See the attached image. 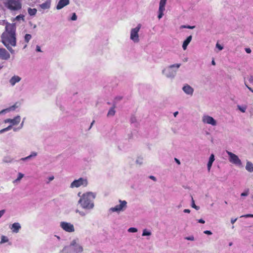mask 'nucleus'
<instances>
[{"label": "nucleus", "mask_w": 253, "mask_h": 253, "mask_svg": "<svg viewBox=\"0 0 253 253\" xmlns=\"http://www.w3.org/2000/svg\"><path fill=\"white\" fill-rule=\"evenodd\" d=\"M246 169L249 172H253V164L251 162L248 161L246 166Z\"/></svg>", "instance_id": "obj_22"}, {"label": "nucleus", "mask_w": 253, "mask_h": 253, "mask_svg": "<svg viewBox=\"0 0 253 253\" xmlns=\"http://www.w3.org/2000/svg\"><path fill=\"white\" fill-rule=\"evenodd\" d=\"M186 27H187V26H186V25H182V26H181L180 28H181V29H182V28H186Z\"/></svg>", "instance_id": "obj_63"}, {"label": "nucleus", "mask_w": 253, "mask_h": 253, "mask_svg": "<svg viewBox=\"0 0 253 253\" xmlns=\"http://www.w3.org/2000/svg\"><path fill=\"white\" fill-rule=\"evenodd\" d=\"M119 205H117L114 207H112L109 210V211L111 212H116L120 213L121 211H124L127 208V202L125 200H119Z\"/></svg>", "instance_id": "obj_6"}, {"label": "nucleus", "mask_w": 253, "mask_h": 253, "mask_svg": "<svg viewBox=\"0 0 253 253\" xmlns=\"http://www.w3.org/2000/svg\"><path fill=\"white\" fill-rule=\"evenodd\" d=\"M151 234H152V233L151 231L147 230L146 229H145L143 230L142 236H150Z\"/></svg>", "instance_id": "obj_28"}, {"label": "nucleus", "mask_w": 253, "mask_h": 253, "mask_svg": "<svg viewBox=\"0 0 253 253\" xmlns=\"http://www.w3.org/2000/svg\"><path fill=\"white\" fill-rule=\"evenodd\" d=\"M245 51L248 53H250L251 52V49L250 48H246Z\"/></svg>", "instance_id": "obj_51"}, {"label": "nucleus", "mask_w": 253, "mask_h": 253, "mask_svg": "<svg viewBox=\"0 0 253 253\" xmlns=\"http://www.w3.org/2000/svg\"><path fill=\"white\" fill-rule=\"evenodd\" d=\"M76 212L78 213L81 216H84L86 213L83 211H80L79 210H76Z\"/></svg>", "instance_id": "obj_39"}, {"label": "nucleus", "mask_w": 253, "mask_h": 253, "mask_svg": "<svg viewBox=\"0 0 253 253\" xmlns=\"http://www.w3.org/2000/svg\"><path fill=\"white\" fill-rule=\"evenodd\" d=\"M183 212L185 213H190V210L189 209H185L184 210Z\"/></svg>", "instance_id": "obj_57"}, {"label": "nucleus", "mask_w": 253, "mask_h": 253, "mask_svg": "<svg viewBox=\"0 0 253 253\" xmlns=\"http://www.w3.org/2000/svg\"><path fill=\"white\" fill-rule=\"evenodd\" d=\"M214 160V155L213 154H211L208 163L207 164V168L209 171H210L212 163Z\"/></svg>", "instance_id": "obj_21"}, {"label": "nucleus", "mask_w": 253, "mask_h": 253, "mask_svg": "<svg viewBox=\"0 0 253 253\" xmlns=\"http://www.w3.org/2000/svg\"><path fill=\"white\" fill-rule=\"evenodd\" d=\"M77 19V16L75 13L72 14V16L71 17V20L72 21H75Z\"/></svg>", "instance_id": "obj_41"}, {"label": "nucleus", "mask_w": 253, "mask_h": 253, "mask_svg": "<svg viewBox=\"0 0 253 253\" xmlns=\"http://www.w3.org/2000/svg\"><path fill=\"white\" fill-rule=\"evenodd\" d=\"M1 42L12 53H15L11 46L16 45V25L15 24L7 23L5 31L1 36Z\"/></svg>", "instance_id": "obj_1"}, {"label": "nucleus", "mask_w": 253, "mask_h": 253, "mask_svg": "<svg viewBox=\"0 0 253 253\" xmlns=\"http://www.w3.org/2000/svg\"><path fill=\"white\" fill-rule=\"evenodd\" d=\"M79 192L78 195L80 197L78 204L84 210L91 211L94 207V200L96 197V194L92 192H87L81 195Z\"/></svg>", "instance_id": "obj_2"}, {"label": "nucleus", "mask_w": 253, "mask_h": 253, "mask_svg": "<svg viewBox=\"0 0 253 253\" xmlns=\"http://www.w3.org/2000/svg\"><path fill=\"white\" fill-rule=\"evenodd\" d=\"M8 241V238L5 236H2L1 237L0 244L7 243Z\"/></svg>", "instance_id": "obj_30"}, {"label": "nucleus", "mask_w": 253, "mask_h": 253, "mask_svg": "<svg viewBox=\"0 0 253 253\" xmlns=\"http://www.w3.org/2000/svg\"><path fill=\"white\" fill-rule=\"evenodd\" d=\"M21 120V117L20 116H17L13 119H7L4 121V123H10L9 126H11V128L13 126L18 124Z\"/></svg>", "instance_id": "obj_12"}, {"label": "nucleus", "mask_w": 253, "mask_h": 253, "mask_svg": "<svg viewBox=\"0 0 253 253\" xmlns=\"http://www.w3.org/2000/svg\"><path fill=\"white\" fill-rule=\"evenodd\" d=\"M2 162L6 163H11L12 159L9 156H6L3 158Z\"/></svg>", "instance_id": "obj_27"}, {"label": "nucleus", "mask_w": 253, "mask_h": 253, "mask_svg": "<svg viewBox=\"0 0 253 253\" xmlns=\"http://www.w3.org/2000/svg\"><path fill=\"white\" fill-rule=\"evenodd\" d=\"M165 6L159 5L158 15V18L159 19H161L163 15H164V12L165 11Z\"/></svg>", "instance_id": "obj_20"}, {"label": "nucleus", "mask_w": 253, "mask_h": 253, "mask_svg": "<svg viewBox=\"0 0 253 253\" xmlns=\"http://www.w3.org/2000/svg\"><path fill=\"white\" fill-rule=\"evenodd\" d=\"M249 81L253 84V76H251L249 78Z\"/></svg>", "instance_id": "obj_50"}, {"label": "nucleus", "mask_w": 253, "mask_h": 253, "mask_svg": "<svg viewBox=\"0 0 253 253\" xmlns=\"http://www.w3.org/2000/svg\"><path fill=\"white\" fill-rule=\"evenodd\" d=\"M178 114V112L177 111V112H175L173 113V116L176 117V116L177 115V114Z\"/></svg>", "instance_id": "obj_61"}, {"label": "nucleus", "mask_w": 253, "mask_h": 253, "mask_svg": "<svg viewBox=\"0 0 253 253\" xmlns=\"http://www.w3.org/2000/svg\"><path fill=\"white\" fill-rule=\"evenodd\" d=\"M50 0H47L45 2L39 5V7L42 9H48L50 7Z\"/></svg>", "instance_id": "obj_18"}, {"label": "nucleus", "mask_w": 253, "mask_h": 253, "mask_svg": "<svg viewBox=\"0 0 253 253\" xmlns=\"http://www.w3.org/2000/svg\"><path fill=\"white\" fill-rule=\"evenodd\" d=\"M21 78L18 76H13L9 80V83L12 86H14L16 83L19 82Z\"/></svg>", "instance_id": "obj_17"}, {"label": "nucleus", "mask_w": 253, "mask_h": 253, "mask_svg": "<svg viewBox=\"0 0 253 253\" xmlns=\"http://www.w3.org/2000/svg\"><path fill=\"white\" fill-rule=\"evenodd\" d=\"M204 233L206 234L211 235L212 234V232L209 230H205L204 231Z\"/></svg>", "instance_id": "obj_47"}, {"label": "nucleus", "mask_w": 253, "mask_h": 253, "mask_svg": "<svg viewBox=\"0 0 253 253\" xmlns=\"http://www.w3.org/2000/svg\"><path fill=\"white\" fill-rule=\"evenodd\" d=\"M202 121L204 124L215 126L217 125V121L212 117L208 115H204L202 117Z\"/></svg>", "instance_id": "obj_9"}, {"label": "nucleus", "mask_w": 253, "mask_h": 253, "mask_svg": "<svg viewBox=\"0 0 253 253\" xmlns=\"http://www.w3.org/2000/svg\"><path fill=\"white\" fill-rule=\"evenodd\" d=\"M84 251L83 246L79 238L72 240L70 244L65 246L59 253H82Z\"/></svg>", "instance_id": "obj_3"}, {"label": "nucleus", "mask_w": 253, "mask_h": 253, "mask_svg": "<svg viewBox=\"0 0 253 253\" xmlns=\"http://www.w3.org/2000/svg\"><path fill=\"white\" fill-rule=\"evenodd\" d=\"M15 109V106L13 105L11 107H10L9 108H6V109L1 110V111H0V113H1V114H5V113H7L11 110H14Z\"/></svg>", "instance_id": "obj_24"}, {"label": "nucleus", "mask_w": 253, "mask_h": 253, "mask_svg": "<svg viewBox=\"0 0 253 253\" xmlns=\"http://www.w3.org/2000/svg\"><path fill=\"white\" fill-rule=\"evenodd\" d=\"M14 20H22V21H24V16L22 14H20L18 16H17Z\"/></svg>", "instance_id": "obj_35"}, {"label": "nucleus", "mask_w": 253, "mask_h": 253, "mask_svg": "<svg viewBox=\"0 0 253 253\" xmlns=\"http://www.w3.org/2000/svg\"><path fill=\"white\" fill-rule=\"evenodd\" d=\"M36 51H38V52H42L41 47H40V46L39 45H37L36 46Z\"/></svg>", "instance_id": "obj_49"}, {"label": "nucleus", "mask_w": 253, "mask_h": 253, "mask_svg": "<svg viewBox=\"0 0 253 253\" xmlns=\"http://www.w3.org/2000/svg\"><path fill=\"white\" fill-rule=\"evenodd\" d=\"M95 121H93L92 122V123H91L90 124V127H89V129L92 127V126H93V124L94 123Z\"/></svg>", "instance_id": "obj_62"}, {"label": "nucleus", "mask_w": 253, "mask_h": 253, "mask_svg": "<svg viewBox=\"0 0 253 253\" xmlns=\"http://www.w3.org/2000/svg\"><path fill=\"white\" fill-rule=\"evenodd\" d=\"M130 121L131 123H134L135 121V117H131L130 119Z\"/></svg>", "instance_id": "obj_58"}, {"label": "nucleus", "mask_w": 253, "mask_h": 253, "mask_svg": "<svg viewBox=\"0 0 253 253\" xmlns=\"http://www.w3.org/2000/svg\"><path fill=\"white\" fill-rule=\"evenodd\" d=\"M183 91L187 95L192 96L194 93V88L188 84H185L182 88Z\"/></svg>", "instance_id": "obj_13"}, {"label": "nucleus", "mask_w": 253, "mask_h": 253, "mask_svg": "<svg viewBox=\"0 0 253 253\" xmlns=\"http://www.w3.org/2000/svg\"><path fill=\"white\" fill-rule=\"evenodd\" d=\"M20 160H21V161H27V157H24V158H22L20 159Z\"/></svg>", "instance_id": "obj_60"}, {"label": "nucleus", "mask_w": 253, "mask_h": 253, "mask_svg": "<svg viewBox=\"0 0 253 253\" xmlns=\"http://www.w3.org/2000/svg\"><path fill=\"white\" fill-rule=\"evenodd\" d=\"M167 1V0H160L159 5H163V6H166Z\"/></svg>", "instance_id": "obj_42"}, {"label": "nucleus", "mask_w": 253, "mask_h": 253, "mask_svg": "<svg viewBox=\"0 0 253 253\" xmlns=\"http://www.w3.org/2000/svg\"><path fill=\"white\" fill-rule=\"evenodd\" d=\"M149 178H150L151 179H152V180H153V181H156V177H155V176H154L151 175V176H149Z\"/></svg>", "instance_id": "obj_53"}, {"label": "nucleus", "mask_w": 253, "mask_h": 253, "mask_svg": "<svg viewBox=\"0 0 253 253\" xmlns=\"http://www.w3.org/2000/svg\"><path fill=\"white\" fill-rule=\"evenodd\" d=\"M88 184V181L86 178L81 177L78 179L74 180L70 184L71 188H78L81 186L86 187Z\"/></svg>", "instance_id": "obj_8"}, {"label": "nucleus", "mask_w": 253, "mask_h": 253, "mask_svg": "<svg viewBox=\"0 0 253 253\" xmlns=\"http://www.w3.org/2000/svg\"><path fill=\"white\" fill-rule=\"evenodd\" d=\"M23 125H24V122L23 121V122H22V123L20 124V126H19L18 127H17V128L14 127V128H13V130H14V131H18V130H19V129H21V128L23 127Z\"/></svg>", "instance_id": "obj_40"}, {"label": "nucleus", "mask_w": 253, "mask_h": 253, "mask_svg": "<svg viewBox=\"0 0 253 253\" xmlns=\"http://www.w3.org/2000/svg\"><path fill=\"white\" fill-rule=\"evenodd\" d=\"M60 227L65 231L68 232H73L75 231V228L73 224L71 223L62 221L60 222Z\"/></svg>", "instance_id": "obj_11"}, {"label": "nucleus", "mask_w": 253, "mask_h": 253, "mask_svg": "<svg viewBox=\"0 0 253 253\" xmlns=\"http://www.w3.org/2000/svg\"><path fill=\"white\" fill-rule=\"evenodd\" d=\"M253 217V214H246V215H242L241 216V217Z\"/></svg>", "instance_id": "obj_45"}, {"label": "nucleus", "mask_w": 253, "mask_h": 253, "mask_svg": "<svg viewBox=\"0 0 253 253\" xmlns=\"http://www.w3.org/2000/svg\"><path fill=\"white\" fill-rule=\"evenodd\" d=\"M185 239H186L187 240H189V241H194L195 238H194V236L193 235H192V236H190L185 237Z\"/></svg>", "instance_id": "obj_43"}, {"label": "nucleus", "mask_w": 253, "mask_h": 253, "mask_svg": "<svg viewBox=\"0 0 253 253\" xmlns=\"http://www.w3.org/2000/svg\"><path fill=\"white\" fill-rule=\"evenodd\" d=\"M136 164H138L139 165H142L143 163V160L142 157H138L137 159L136 160Z\"/></svg>", "instance_id": "obj_32"}, {"label": "nucleus", "mask_w": 253, "mask_h": 253, "mask_svg": "<svg viewBox=\"0 0 253 253\" xmlns=\"http://www.w3.org/2000/svg\"><path fill=\"white\" fill-rule=\"evenodd\" d=\"M192 39V36H189L183 42L182 48L184 50H186L187 49V46L189 43L191 42Z\"/></svg>", "instance_id": "obj_19"}, {"label": "nucleus", "mask_w": 253, "mask_h": 253, "mask_svg": "<svg viewBox=\"0 0 253 253\" xmlns=\"http://www.w3.org/2000/svg\"><path fill=\"white\" fill-rule=\"evenodd\" d=\"M38 154L36 152H31V154L27 157V160H29L33 158H35L37 156Z\"/></svg>", "instance_id": "obj_29"}, {"label": "nucleus", "mask_w": 253, "mask_h": 253, "mask_svg": "<svg viewBox=\"0 0 253 253\" xmlns=\"http://www.w3.org/2000/svg\"><path fill=\"white\" fill-rule=\"evenodd\" d=\"M226 153L229 156V160L230 163L237 166H241L242 165L241 161L238 156L228 151H226Z\"/></svg>", "instance_id": "obj_10"}, {"label": "nucleus", "mask_w": 253, "mask_h": 253, "mask_svg": "<svg viewBox=\"0 0 253 253\" xmlns=\"http://www.w3.org/2000/svg\"><path fill=\"white\" fill-rule=\"evenodd\" d=\"M11 129V126H8L7 127L0 130V134L6 131H9Z\"/></svg>", "instance_id": "obj_33"}, {"label": "nucleus", "mask_w": 253, "mask_h": 253, "mask_svg": "<svg viewBox=\"0 0 253 253\" xmlns=\"http://www.w3.org/2000/svg\"><path fill=\"white\" fill-rule=\"evenodd\" d=\"M174 160H175V161L176 162V163L177 164H178V165H180V161H179L178 159H176V158H175V159H174Z\"/></svg>", "instance_id": "obj_59"}, {"label": "nucleus", "mask_w": 253, "mask_h": 253, "mask_svg": "<svg viewBox=\"0 0 253 253\" xmlns=\"http://www.w3.org/2000/svg\"><path fill=\"white\" fill-rule=\"evenodd\" d=\"M141 28V24H138L137 26L130 30V39L134 42L137 43L139 41L138 32Z\"/></svg>", "instance_id": "obj_7"}, {"label": "nucleus", "mask_w": 253, "mask_h": 253, "mask_svg": "<svg viewBox=\"0 0 253 253\" xmlns=\"http://www.w3.org/2000/svg\"><path fill=\"white\" fill-rule=\"evenodd\" d=\"M54 179V176L52 175V176H49V177L48 178V182H47V183H48L50 181H51L53 180Z\"/></svg>", "instance_id": "obj_46"}, {"label": "nucleus", "mask_w": 253, "mask_h": 253, "mask_svg": "<svg viewBox=\"0 0 253 253\" xmlns=\"http://www.w3.org/2000/svg\"><path fill=\"white\" fill-rule=\"evenodd\" d=\"M70 3V0H59L57 3L56 8L60 10L68 5Z\"/></svg>", "instance_id": "obj_15"}, {"label": "nucleus", "mask_w": 253, "mask_h": 253, "mask_svg": "<svg viewBox=\"0 0 253 253\" xmlns=\"http://www.w3.org/2000/svg\"><path fill=\"white\" fill-rule=\"evenodd\" d=\"M198 222L201 223H205V221L203 219H200L198 220Z\"/></svg>", "instance_id": "obj_56"}, {"label": "nucleus", "mask_w": 253, "mask_h": 253, "mask_svg": "<svg viewBox=\"0 0 253 253\" xmlns=\"http://www.w3.org/2000/svg\"><path fill=\"white\" fill-rule=\"evenodd\" d=\"M10 229L11 230L12 232L13 233H17L21 228V225L18 222H15L11 224L10 227Z\"/></svg>", "instance_id": "obj_16"}, {"label": "nucleus", "mask_w": 253, "mask_h": 253, "mask_svg": "<svg viewBox=\"0 0 253 253\" xmlns=\"http://www.w3.org/2000/svg\"><path fill=\"white\" fill-rule=\"evenodd\" d=\"M249 194V189H246L244 192L242 193L241 194V196L242 197H243V196H248Z\"/></svg>", "instance_id": "obj_37"}, {"label": "nucleus", "mask_w": 253, "mask_h": 253, "mask_svg": "<svg viewBox=\"0 0 253 253\" xmlns=\"http://www.w3.org/2000/svg\"><path fill=\"white\" fill-rule=\"evenodd\" d=\"M216 47L219 49V50H221L223 47L222 45H221L220 44H219L218 43H217L216 44Z\"/></svg>", "instance_id": "obj_44"}, {"label": "nucleus", "mask_w": 253, "mask_h": 253, "mask_svg": "<svg viewBox=\"0 0 253 253\" xmlns=\"http://www.w3.org/2000/svg\"><path fill=\"white\" fill-rule=\"evenodd\" d=\"M195 26H187L186 27V28L187 29H193L194 28H195Z\"/></svg>", "instance_id": "obj_55"}, {"label": "nucleus", "mask_w": 253, "mask_h": 253, "mask_svg": "<svg viewBox=\"0 0 253 253\" xmlns=\"http://www.w3.org/2000/svg\"><path fill=\"white\" fill-rule=\"evenodd\" d=\"M10 58V54L5 48H0V58L7 60Z\"/></svg>", "instance_id": "obj_14"}, {"label": "nucleus", "mask_w": 253, "mask_h": 253, "mask_svg": "<svg viewBox=\"0 0 253 253\" xmlns=\"http://www.w3.org/2000/svg\"><path fill=\"white\" fill-rule=\"evenodd\" d=\"M5 211L4 210H2L0 211V218L1 216L4 214Z\"/></svg>", "instance_id": "obj_48"}, {"label": "nucleus", "mask_w": 253, "mask_h": 253, "mask_svg": "<svg viewBox=\"0 0 253 253\" xmlns=\"http://www.w3.org/2000/svg\"><path fill=\"white\" fill-rule=\"evenodd\" d=\"M237 218H231V222L232 224H234L237 220Z\"/></svg>", "instance_id": "obj_54"}, {"label": "nucleus", "mask_w": 253, "mask_h": 253, "mask_svg": "<svg viewBox=\"0 0 253 253\" xmlns=\"http://www.w3.org/2000/svg\"><path fill=\"white\" fill-rule=\"evenodd\" d=\"M180 66V63L169 65L163 70L162 74L168 78L173 79L176 76L178 68Z\"/></svg>", "instance_id": "obj_4"}, {"label": "nucleus", "mask_w": 253, "mask_h": 253, "mask_svg": "<svg viewBox=\"0 0 253 253\" xmlns=\"http://www.w3.org/2000/svg\"><path fill=\"white\" fill-rule=\"evenodd\" d=\"M115 108V106H114L109 109V110L107 113V117H113L115 115V113H116Z\"/></svg>", "instance_id": "obj_23"}, {"label": "nucleus", "mask_w": 253, "mask_h": 253, "mask_svg": "<svg viewBox=\"0 0 253 253\" xmlns=\"http://www.w3.org/2000/svg\"><path fill=\"white\" fill-rule=\"evenodd\" d=\"M238 109L242 113H245L247 109V107L246 106H237Z\"/></svg>", "instance_id": "obj_31"}, {"label": "nucleus", "mask_w": 253, "mask_h": 253, "mask_svg": "<svg viewBox=\"0 0 253 253\" xmlns=\"http://www.w3.org/2000/svg\"><path fill=\"white\" fill-rule=\"evenodd\" d=\"M191 206H192V208H194L196 210H198L200 209L199 207L197 206L195 204V202H194V201L193 198H192V205H191Z\"/></svg>", "instance_id": "obj_38"}, {"label": "nucleus", "mask_w": 253, "mask_h": 253, "mask_svg": "<svg viewBox=\"0 0 253 253\" xmlns=\"http://www.w3.org/2000/svg\"><path fill=\"white\" fill-rule=\"evenodd\" d=\"M245 85L246 86V87H247V88H248V89H249L251 91H252V92L253 93V89L251 87H249V86L246 84V83H245Z\"/></svg>", "instance_id": "obj_52"}, {"label": "nucleus", "mask_w": 253, "mask_h": 253, "mask_svg": "<svg viewBox=\"0 0 253 253\" xmlns=\"http://www.w3.org/2000/svg\"><path fill=\"white\" fill-rule=\"evenodd\" d=\"M24 174H23L21 172H19L18 173L17 178L13 181V183H16L19 182L21 180V179L24 177Z\"/></svg>", "instance_id": "obj_25"}, {"label": "nucleus", "mask_w": 253, "mask_h": 253, "mask_svg": "<svg viewBox=\"0 0 253 253\" xmlns=\"http://www.w3.org/2000/svg\"><path fill=\"white\" fill-rule=\"evenodd\" d=\"M127 231L129 233H135L137 232V229L134 227H130L128 229Z\"/></svg>", "instance_id": "obj_36"}, {"label": "nucleus", "mask_w": 253, "mask_h": 253, "mask_svg": "<svg viewBox=\"0 0 253 253\" xmlns=\"http://www.w3.org/2000/svg\"><path fill=\"white\" fill-rule=\"evenodd\" d=\"M4 5L11 11H16L21 8V2L17 0H7L4 2Z\"/></svg>", "instance_id": "obj_5"}, {"label": "nucleus", "mask_w": 253, "mask_h": 253, "mask_svg": "<svg viewBox=\"0 0 253 253\" xmlns=\"http://www.w3.org/2000/svg\"><path fill=\"white\" fill-rule=\"evenodd\" d=\"M211 64H212V65H215V61H214V60H212V61H211Z\"/></svg>", "instance_id": "obj_64"}, {"label": "nucleus", "mask_w": 253, "mask_h": 253, "mask_svg": "<svg viewBox=\"0 0 253 253\" xmlns=\"http://www.w3.org/2000/svg\"><path fill=\"white\" fill-rule=\"evenodd\" d=\"M37 10L36 8H29L28 9V13L31 16H34L36 15Z\"/></svg>", "instance_id": "obj_26"}, {"label": "nucleus", "mask_w": 253, "mask_h": 253, "mask_svg": "<svg viewBox=\"0 0 253 253\" xmlns=\"http://www.w3.org/2000/svg\"><path fill=\"white\" fill-rule=\"evenodd\" d=\"M32 36L30 34H26L24 37L25 41L26 42H28L29 41L31 40Z\"/></svg>", "instance_id": "obj_34"}]
</instances>
